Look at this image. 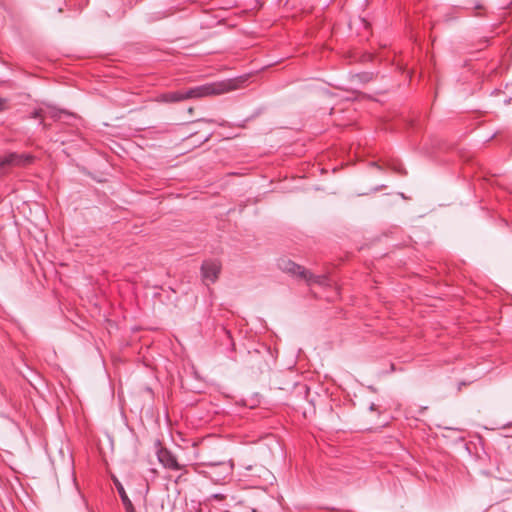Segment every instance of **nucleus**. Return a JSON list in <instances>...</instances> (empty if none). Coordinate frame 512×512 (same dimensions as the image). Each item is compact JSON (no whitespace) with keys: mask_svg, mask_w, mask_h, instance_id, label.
Listing matches in <instances>:
<instances>
[{"mask_svg":"<svg viewBox=\"0 0 512 512\" xmlns=\"http://www.w3.org/2000/svg\"><path fill=\"white\" fill-rule=\"evenodd\" d=\"M202 464L205 467L202 473L215 484H223L232 476L233 464L230 461H209Z\"/></svg>","mask_w":512,"mask_h":512,"instance_id":"7ed1b4c3","label":"nucleus"},{"mask_svg":"<svg viewBox=\"0 0 512 512\" xmlns=\"http://www.w3.org/2000/svg\"><path fill=\"white\" fill-rule=\"evenodd\" d=\"M32 118L41 119L42 121L46 118L45 109H37L32 113Z\"/></svg>","mask_w":512,"mask_h":512,"instance_id":"1a4fd4ad","label":"nucleus"},{"mask_svg":"<svg viewBox=\"0 0 512 512\" xmlns=\"http://www.w3.org/2000/svg\"><path fill=\"white\" fill-rule=\"evenodd\" d=\"M46 117H49L54 120L61 119L62 115H69L67 112L63 110L56 109L54 107H48L45 109Z\"/></svg>","mask_w":512,"mask_h":512,"instance_id":"6e6552de","label":"nucleus"},{"mask_svg":"<svg viewBox=\"0 0 512 512\" xmlns=\"http://www.w3.org/2000/svg\"><path fill=\"white\" fill-rule=\"evenodd\" d=\"M279 269L293 277L304 280L308 285L319 284L328 285V278L324 275H314L303 266L298 265L287 258H281L277 263Z\"/></svg>","mask_w":512,"mask_h":512,"instance_id":"f03ea898","label":"nucleus"},{"mask_svg":"<svg viewBox=\"0 0 512 512\" xmlns=\"http://www.w3.org/2000/svg\"><path fill=\"white\" fill-rule=\"evenodd\" d=\"M158 461L167 469L182 470L184 465L178 463L176 456L167 448L161 447L157 451Z\"/></svg>","mask_w":512,"mask_h":512,"instance_id":"39448f33","label":"nucleus"},{"mask_svg":"<svg viewBox=\"0 0 512 512\" xmlns=\"http://www.w3.org/2000/svg\"><path fill=\"white\" fill-rule=\"evenodd\" d=\"M33 157L29 154H18L11 152L0 155V175L5 173L11 167H22L32 163Z\"/></svg>","mask_w":512,"mask_h":512,"instance_id":"20e7f679","label":"nucleus"},{"mask_svg":"<svg viewBox=\"0 0 512 512\" xmlns=\"http://www.w3.org/2000/svg\"><path fill=\"white\" fill-rule=\"evenodd\" d=\"M221 271V264L217 260L204 261L201 266L202 277L204 281L214 283L218 279Z\"/></svg>","mask_w":512,"mask_h":512,"instance_id":"423d86ee","label":"nucleus"},{"mask_svg":"<svg viewBox=\"0 0 512 512\" xmlns=\"http://www.w3.org/2000/svg\"><path fill=\"white\" fill-rule=\"evenodd\" d=\"M6 107V100L0 97V111L5 110Z\"/></svg>","mask_w":512,"mask_h":512,"instance_id":"9d476101","label":"nucleus"},{"mask_svg":"<svg viewBox=\"0 0 512 512\" xmlns=\"http://www.w3.org/2000/svg\"><path fill=\"white\" fill-rule=\"evenodd\" d=\"M238 88V80L228 79L192 87L189 88L187 91H173L162 93L157 96L156 101L160 103H177L187 99L218 96L231 92Z\"/></svg>","mask_w":512,"mask_h":512,"instance_id":"f257e3e1","label":"nucleus"},{"mask_svg":"<svg viewBox=\"0 0 512 512\" xmlns=\"http://www.w3.org/2000/svg\"><path fill=\"white\" fill-rule=\"evenodd\" d=\"M114 484L116 486V489L119 493V496L121 498V501H122V504L125 508V511L126 512H136L131 500L129 499L123 485L121 484V482L117 479L114 480Z\"/></svg>","mask_w":512,"mask_h":512,"instance_id":"0eeeda50","label":"nucleus"}]
</instances>
